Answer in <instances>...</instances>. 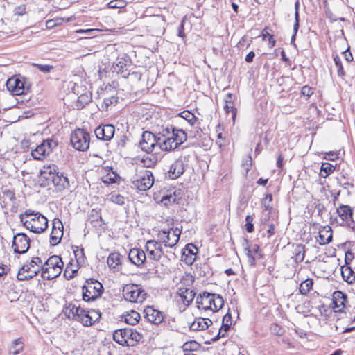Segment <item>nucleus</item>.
<instances>
[{
	"label": "nucleus",
	"instance_id": "obj_58",
	"mask_svg": "<svg viewBox=\"0 0 355 355\" xmlns=\"http://www.w3.org/2000/svg\"><path fill=\"white\" fill-rule=\"evenodd\" d=\"M268 38V42L270 46L272 47L275 44V40L273 39V37L272 35H270L266 30V28H264L263 31V39L266 40V38Z\"/></svg>",
	"mask_w": 355,
	"mask_h": 355
},
{
	"label": "nucleus",
	"instance_id": "obj_16",
	"mask_svg": "<svg viewBox=\"0 0 355 355\" xmlns=\"http://www.w3.org/2000/svg\"><path fill=\"white\" fill-rule=\"evenodd\" d=\"M114 127L111 124L99 125L94 131L96 137L104 141L110 140L114 137Z\"/></svg>",
	"mask_w": 355,
	"mask_h": 355
},
{
	"label": "nucleus",
	"instance_id": "obj_52",
	"mask_svg": "<svg viewBox=\"0 0 355 355\" xmlns=\"http://www.w3.org/2000/svg\"><path fill=\"white\" fill-rule=\"evenodd\" d=\"M74 254L78 263L84 262L85 254L83 248H77L74 250Z\"/></svg>",
	"mask_w": 355,
	"mask_h": 355
},
{
	"label": "nucleus",
	"instance_id": "obj_49",
	"mask_svg": "<svg viewBox=\"0 0 355 355\" xmlns=\"http://www.w3.org/2000/svg\"><path fill=\"white\" fill-rule=\"evenodd\" d=\"M252 222H253V217L250 215H248L245 217V229H246V231L249 233H251L254 231V225H253Z\"/></svg>",
	"mask_w": 355,
	"mask_h": 355
},
{
	"label": "nucleus",
	"instance_id": "obj_61",
	"mask_svg": "<svg viewBox=\"0 0 355 355\" xmlns=\"http://www.w3.org/2000/svg\"><path fill=\"white\" fill-rule=\"evenodd\" d=\"M174 129V128L170 126L166 127L162 129V131L159 133L162 135V138H167L170 137V135H171V131Z\"/></svg>",
	"mask_w": 355,
	"mask_h": 355
},
{
	"label": "nucleus",
	"instance_id": "obj_35",
	"mask_svg": "<svg viewBox=\"0 0 355 355\" xmlns=\"http://www.w3.org/2000/svg\"><path fill=\"white\" fill-rule=\"evenodd\" d=\"M24 348V343L20 339L15 340L9 349V353L12 355L19 354Z\"/></svg>",
	"mask_w": 355,
	"mask_h": 355
},
{
	"label": "nucleus",
	"instance_id": "obj_44",
	"mask_svg": "<svg viewBox=\"0 0 355 355\" xmlns=\"http://www.w3.org/2000/svg\"><path fill=\"white\" fill-rule=\"evenodd\" d=\"M232 325V315L230 313H227L223 318L222 325L224 331L227 332Z\"/></svg>",
	"mask_w": 355,
	"mask_h": 355
},
{
	"label": "nucleus",
	"instance_id": "obj_18",
	"mask_svg": "<svg viewBox=\"0 0 355 355\" xmlns=\"http://www.w3.org/2000/svg\"><path fill=\"white\" fill-rule=\"evenodd\" d=\"M146 257L145 252L139 248H132L128 254V258L131 263L138 267L144 263Z\"/></svg>",
	"mask_w": 355,
	"mask_h": 355
},
{
	"label": "nucleus",
	"instance_id": "obj_17",
	"mask_svg": "<svg viewBox=\"0 0 355 355\" xmlns=\"http://www.w3.org/2000/svg\"><path fill=\"white\" fill-rule=\"evenodd\" d=\"M144 313L146 319L154 324H159L164 320L163 313L151 306H148L146 308L144 311Z\"/></svg>",
	"mask_w": 355,
	"mask_h": 355
},
{
	"label": "nucleus",
	"instance_id": "obj_33",
	"mask_svg": "<svg viewBox=\"0 0 355 355\" xmlns=\"http://www.w3.org/2000/svg\"><path fill=\"white\" fill-rule=\"evenodd\" d=\"M194 282L193 277L191 274H186L182 276L179 284H178V288L183 287L188 290H192L191 286Z\"/></svg>",
	"mask_w": 355,
	"mask_h": 355
},
{
	"label": "nucleus",
	"instance_id": "obj_34",
	"mask_svg": "<svg viewBox=\"0 0 355 355\" xmlns=\"http://www.w3.org/2000/svg\"><path fill=\"white\" fill-rule=\"evenodd\" d=\"M92 101V96L89 94H83L78 96L76 106L78 110L83 109L87 104Z\"/></svg>",
	"mask_w": 355,
	"mask_h": 355
},
{
	"label": "nucleus",
	"instance_id": "obj_7",
	"mask_svg": "<svg viewBox=\"0 0 355 355\" xmlns=\"http://www.w3.org/2000/svg\"><path fill=\"white\" fill-rule=\"evenodd\" d=\"M85 283L83 286V300L94 301L101 295L103 286L101 282L94 279H89L86 280Z\"/></svg>",
	"mask_w": 355,
	"mask_h": 355
},
{
	"label": "nucleus",
	"instance_id": "obj_3",
	"mask_svg": "<svg viewBox=\"0 0 355 355\" xmlns=\"http://www.w3.org/2000/svg\"><path fill=\"white\" fill-rule=\"evenodd\" d=\"M196 303L198 309L214 312L223 307L224 300L219 295L204 292L197 296Z\"/></svg>",
	"mask_w": 355,
	"mask_h": 355
},
{
	"label": "nucleus",
	"instance_id": "obj_1",
	"mask_svg": "<svg viewBox=\"0 0 355 355\" xmlns=\"http://www.w3.org/2000/svg\"><path fill=\"white\" fill-rule=\"evenodd\" d=\"M24 225L34 233H42L48 227L47 218L39 212L28 209L19 216Z\"/></svg>",
	"mask_w": 355,
	"mask_h": 355
},
{
	"label": "nucleus",
	"instance_id": "obj_14",
	"mask_svg": "<svg viewBox=\"0 0 355 355\" xmlns=\"http://www.w3.org/2000/svg\"><path fill=\"white\" fill-rule=\"evenodd\" d=\"M63 236V225L62 221L58 218L53 220L52 230L50 235V243L51 245H58L62 237Z\"/></svg>",
	"mask_w": 355,
	"mask_h": 355
},
{
	"label": "nucleus",
	"instance_id": "obj_30",
	"mask_svg": "<svg viewBox=\"0 0 355 355\" xmlns=\"http://www.w3.org/2000/svg\"><path fill=\"white\" fill-rule=\"evenodd\" d=\"M141 162L143 163L144 166L147 168L153 167L156 165L158 162V157L155 154H148L144 155Z\"/></svg>",
	"mask_w": 355,
	"mask_h": 355
},
{
	"label": "nucleus",
	"instance_id": "obj_39",
	"mask_svg": "<svg viewBox=\"0 0 355 355\" xmlns=\"http://www.w3.org/2000/svg\"><path fill=\"white\" fill-rule=\"evenodd\" d=\"M107 265L111 268H116L120 263V254L119 253H111L107 260Z\"/></svg>",
	"mask_w": 355,
	"mask_h": 355
},
{
	"label": "nucleus",
	"instance_id": "obj_51",
	"mask_svg": "<svg viewBox=\"0 0 355 355\" xmlns=\"http://www.w3.org/2000/svg\"><path fill=\"white\" fill-rule=\"evenodd\" d=\"M272 200V195L267 194L262 202L263 206L264 207L266 210L270 211L272 209V205H271Z\"/></svg>",
	"mask_w": 355,
	"mask_h": 355
},
{
	"label": "nucleus",
	"instance_id": "obj_20",
	"mask_svg": "<svg viewBox=\"0 0 355 355\" xmlns=\"http://www.w3.org/2000/svg\"><path fill=\"white\" fill-rule=\"evenodd\" d=\"M158 239L162 245L164 244L165 247L172 248L178 242V238L175 236H171V231L162 230L158 233Z\"/></svg>",
	"mask_w": 355,
	"mask_h": 355
},
{
	"label": "nucleus",
	"instance_id": "obj_45",
	"mask_svg": "<svg viewBox=\"0 0 355 355\" xmlns=\"http://www.w3.org/2000/svg\"><path fill=\"white\" fill-rule=\"evenodd\" d=\"M109 8H123L126 6L124 0H112L107 3Z\"/></svg>",
	"mask_w": 355,
	"mask_h": 355
},
{
	"label": "nucleus",
	"instance_id": "obj_31",
	"mask_svg": "<svg viewBox=\"0 0 355 355\" xmlns=\"http://www.w3.org/2000/svg\"><path fill=\"white\" fill-rule=\"evenodd\" d=\"M123 318L125 322L130 325H135L139 322L140 315L136 311L132 310L130 312L125 314Z\"/></svg>",
	"mask_w": 355,
	"mask_h": 355
},
{
	"label": "nucleus",
	"instance_id": "obj_21",
	"mask_svg": "<svg viewBox=\"0 0 355 355\" xmlns=\"http://www.w3.org/2000/svg\"><path fill=\"white\" fill-rule=\"evenodd\" d=\"M185 167L182 159H178L174 162L170 166L168 171V176L171 180L179 178L184 172Z\"/></svg>",
	"mask_w": 355,
	"mask_h": 355
},
{
	"label": "nucleus",
	"instance_id": "obj_48",
	"mask_svg": "<svg viewBox=\"0 0 355 355\" xmlns=\"http://www.w3.org/2000/svg\"><path fill=\"white\" fill-rule=\"evenodd\" d=\"M162 202L165 205H168V204H171V203H175V202H178L177 200H176V198L175 196H173V195L171 194V193H168V194H166V195H164L162 198Z\"/></svg>",
	"mask_w": 355,
	"mask_h": 355
},
{
	"label": "nucleus",
	"instance_id": "obj_42",
	"mask_svg": "<svg viewBox=\"0 0 355 355\" xmlns=\"http://www.w3.org/2000/svg\"><path fill=\"white\" fill-rule=\"evenodd\" d=\"M32 66L37 68L38 70H40L41 72L44 73H49L54 69V67L53 65L49 64L32 63Z\"/></svg>",
	"mask_w": 355,
	"mask_h": 355
},
{
	"label": "nucleus",
	"instance_id": "obj_55",
	"mask_svg": "<svg viewBox=\"0 0 355 355\" xmlns=\"http://www.w3.org/2000/svg\"><path fill=\"white\" fill-rule=\"evenodd\" d=\"M111 200L118 205H123L125 202V198L123 196L119 195V194H112L111 196Z\"/></svg>",
	"mask_w": 355,
	"mask_h": 355
},
{
	"label": "nucleus",
	"instance_id": "obj_9",
	"mask_svg": "<svg viewBox=\"0 0 355 355\" xmlns=\"http://www.w3.org/2000/svg\"><path fill=\"white\" fill-rule=\"evenodd\" d=\"M71 144L79 151L87 150L89 146V134L83 129L75 130L71 135Z\"/></svg>",
	"mask_w": 355,
	"mask_h": 355
},
{
	"label": "nucleus",
	"instance_id": "obj_26",
	"mask_svg": "<svg viewBox=\"0 0 355 355\" xmlns=\"http://www.w3.org/2000/svg\"><path fill=\"white\" fill-rule=\"evenodd\" d=\"M82 311L83 309L79 306H76L73 304H69L65 308L64 314L68 318L78 321Z\"/></svg>",
	"mask_w": 355,
	"mask_h": 355
},
{
	"label": "nucleus",
	"instance_id": "obj_38",
	"mask_svg": "<svg viewBox=\"0 0 355 355\" xmlns=\"http://www.w3.org/2000/svg\"><path fill=\"white\" fill-rule=\"evenodd\" d=\"M179 116L185 119L191 125H193L198 120L197 117L189 110L180 112Z\"/></svg>",
	"mask_w": 355,
	"mask_h": 355
},
{
	"label": "nucleus",
	"instance_id": "obj_28",
	"mask_svg": "<svg viewBox=\"0 0 355 355\" xmlns=\"http://www.w3.org/2000/svg\"><path fill=\"white\" fill-rule=\"evenodd\" d=\"M337 213L343 220H352V210L348 205H340L337 209Z\"/></svg>",
	"mask_w": 355,
	"mask_h": 355
},
{
	"label": "nucleus",
	"instance_id": "obj_11",
	"mask_svg": "<svg viewBox=\"0 0 355 355\" xmlns=\"http://www.w3.org/2000/svg\"><path fill=\"white\" fill-rule=\"evenodd\" d=\"M154 178L153 173L149 171H145L144 173L138 176L132 181V187L139 191H147L153 186Z\"/></svg>",
	"mask_w": 355,
	"mask_h": 355
},
{
	"label": "nucleus",
	"instance_id": "obj_46",
	"mask_svg": "<svg viewBox=\"0 0 355 355\" xmlns=\"http://www.w3.org/2000/svg\"><path fill=\"white\" fill-rule=\"evenodd\" d=\"M299 6L300 2L299 1H296L295 3V23H294V29L295 32H297L299 28Z\"/></svg>",
	"mask_w": 355,
	"mask_h": 355
},
{
	"label": "nucleus",
	"instance_id": "obj_47",
	"mask_svg": "<svg viewBox=\"0 0 355 355\" xmlns=\"http://www.w3.org/2000/svg\"><path fill=\"white\" fill-rule=\"evenodd\" d=\"M118 101V97L112 96L109 98H106L104 99L102 107H105L106 110L109 107V106L116 104Z\"/></svg>",
	"mask_w": 355,
	"mask_h": 355
},
{
	"label": "nucleus",
	"instance_id": "obj_13",
	"mask_svg": "<svg viewBox=\"0 0 355 355\" xmlns=\"http://www.w3.org/2000/svg\"><path fill=\"white\" fill-rule=\"evenodd\" d=\"M146 250L148 253V258L158 261L164 254L162 244L155 240H149L145 245Z\"/></svg>",
	"mask_w": 355,
	"mask_h": 355
},
{
	"label": "nucleus",
	"instance_id": "obj_64",
	"mask_svg": "<svg viewBox=\"0 0 355 355\" xmlns=\"http://www.w3.org/2000/svg\"><path fill=\"white\" fill-rule=\"evenodd\" d=\"M125 67V64L123 62L119 61L116 67H114V70L119 73H123V68Z\"/></svg>",
	"mask_w": 355,
	"mask_h": 355
},
{
	"label": "nucleus",
	"instance_id": "obj_59",
	"mask_svg": "<svg viewBox=\"0 0 355 355\" xmlns=\"http://www.w3.org/2000/svg\"><path fill=\"white\" fill-rule=\"evenodd\" d=\"M297 252L295 253V260L302 261L304 258V251L302 246H297L296 249Z\"/></svg>",
	"mask_w": 355,
	"mask_h": 355
},
{
	"label": "nucleus",
	"instance_id": "obj_60",
	"mask_svg": "<svg viewBox=\"0 0 355 355\" xmlns=\"http://www.w3.org/2000/svg\"><path fill=\"white\" fill-rule=\"evenodd\" d=\"M313 93V89L307 85H305L304 87H302V90H301V94L309 98L310 97Z\"/></svg>",
	"mask_w": 355,
	"mask_h": 355
},
{
	"label": "nucleus",
	"instance_id": "obj_27",
	"mask_svg": "<svg viewBox=\"0 0 355 355\" xmlns=\"http://www.w3.org/2000/svg\"><path fill=\"white\" fill-rule=\"evenodd\" d=\"M169 138H171V140H174V144L179 146L187 140V134L182 130L174 128L171 131V135H170Z\"/></svg>",
	"mask_w": 355,
	"mask_h": 355
},
{
	"label": "nucleus",
	"instance_id": "obj_62",
	"mask_svg": "<svg viewBox=\"0 0 355 355\" xmlns=\"http://www.w3.org/2000/svg\"><path fill=\"white\" fill-rule=\"evenodd\" d=\"M227 332L224 331L223 327H220L219 329H218V331L216 334L211 338L213 341H216L220 338L225 337Z\"/></svg>",
	"mask_w": 355,
	"mask_h": 355
},
{
	"label": "nucleus",
	"instance_id": "obj_43",
	"mask_svg": "<svg viewBox=\"0 0 355 355\" xmlns=\"http://www.w3.org/2000/svg\"><path fill=\"white\" fill-rule=\"evenodd\" d=\"M194 250L197 251V248L193 244H187L183 251L184 255L187 256L188 254H191V263L195 259V257H192L195 256L196 253Z\"/></svg>",
	"mask_w": 355,
	"mask_h": 355
},
{
	"label": "nucleus",
	"instance_id": "obj_56",
	"mask_svg": "<svg viewBox=\"0 0 355 355\" xmlns=\"http://www.w3.org/2000/svg\"><path fill=\"white\" fill-rule=\"evenodd\" d=\"M90 315H91V318L93 322V324H94L96 322H98L101 318L100 311H96L94 309L90 310Z\"/></svg>",
	"mask_w": 355,
	"mask_h": 355
},
{
	"label": "nucleus",
	"instance_id": "obj_5",
	"mask_svg": "<svg viewBox=\"0 0 355 355\" xmlns=\"http://www.w3.org/2000/svg\"><path fill=\"white\" fill-rule=\"evenodd\" d=\"M62 267L61 258L56 255L51 256L42 266V278L53 279L57 277L61 273Z\"/></svg>",
	"mask_w": 355,
	"mask_h": 355
},
{
	"label": "nucleus",
	"instance_id": "obj_24",
	"mask_svg": "<svg viewBox=\"0 0 355 355\" xmlns=\"http://www.w3.org/2000/svg\"><path fill=\"white\" fill-rule=\"evenodd\" d=\"M178 147L176 144H174V140H171V138L167 137L162 139L160 137L157 138V150H161L162 151L168 152L175 150Z\"/></svg>",
	"mask_w": 355,
	"mask_h": 355
},
{
	"label": "nucleus",
	"instance_id": "obj_23",
	"mask_svg": "<svg viewBox=\"0 0 355 355\" xmlns=\"http://www.w3.org/2000/svg\"><path fill=\"white\" fill-rule=\"evenodd\" d=\"M212 322L209 318H197L190 324L189 329L191 331H202L207 329Z\"/></svg>",
	"mask_w": 355,
	"mask_h": 355
},
{
	"label": "nucleus",
	"instance_id": "obj_22",
	"mask_svg": "<svg viewBox=\"0 0 355 355\" xmlns=\"http://www.w3.org/2000/svg\"><path fill=\"white\" fill-rule=\"evenodd\" d=\"M177 295L182 303L187 306L193 300L196 293L193 290H188L186 288L180 287L178 289Z\"/></svg>",
	"mask_w": 355,
	"mask_h": 355
},
{
	"label": "nucleus",
	"instance_id": "obj_41",
	"mask_svg": "<svg viewBox=\"0 0 355 355\" xmlns=\"http://www.w3.org/2000/svg\"><path fill=\"white\" fill-rule=\"evenodd\" d=\"M335 65L337 68V73L340 77L343 78L345 76V72L344 71L343 67L342 65L341 60L339 56L336 55L334 58Z\"/></svg>",
	"mask_w": 355,
	"mask_h": 355
},
{
	"label": "nucleus",
	"instance_id": "obj_57",
	"mask_svg": "<svg viewBox=\"0 0 355 355\" xmlns=\"http://www.w3.org/2000/svg\"><path fill=\"white\" fill-rule=\"evenodd\" d=\"M29 264L32 266V268H35L36 267H38L39 271L40 270V269L42 270V266H43L42 261L40 257L33 258Z\"/></svg>",
	"mask_w": 355,
	"mask_h": 355
},
{
	"label": "nucleus",
	"instance_id": "obj_6",
	"mask_svg": "<svg viewBox=\"0 0 355 355\" xmlns=\"http://www.w3.org/2000/svg\"><path fill=\"white\" fill-rule=\"evenodd\" d=\"M122 292L125 300L132 303L141 304L147 296L146 291L138 284H126L123 286Z\"/></svg>",
	"mask_w": 355,
	"mask_h": 355
},
{
	"label": "nucleus",
	"instance_id": "obj_15",
	"mask_svg": "<svg viewBox=\"0 0 355 355\" xmlns=\"http://www.w3.org/2000/svg\"><path fill=\"white\" fill-rule=\"evenodd\" d=\"M6 87L12 95H21L26 92L24 83L18 78H11L6 82Z\"/></svg>",
	"mask_w": 355,
	"mask_h": 355
},
{
	"label": "nucleus",
	"instance_id": "obj_40",
	"mask_svg": "<svg viewBox=\"0 0 355 355\" xmlns=\"http://www.w3.org/2000/svg\"><path fill=\"white\" fill-rule=\"evenodd\" d=\"M335 170V166L329 163H323L321 166L320 176L322 178H327L329 175L332 173Z\"/></svg>",
	"mask_w": 355,
	"mask_h": 355
},
{
	"label": "nucleus",
	"instance_id": "obj_50",
	"mask_svg": "<svg viewBox=\"0 0 355 355\" xmlns=\"http://www.w3.org/2000/svg\"><path fill=\"white\" fill-rule=\"evenodd\" d=\"M13 12L15 15L23 16L26 14V6L25 4H20L14 8Z\"/></svg>",
	"mask_w": 355,
	"mask_h": 355
},
{
	"label": "nucleus",
	"instance_id": "obj_54",
	"mask_svg": "<svg viewBox=\"0 0 355 355\" xmlns=\"http://www.w3.org/2000/svg\"><path fill=\"white\" fill-rule=\"evenodd\" d=\"M224 109L227 113L230 112L232 114V119L234 121L236 116V109L232 104H226Z\"/></svg>",
	"mask_w": 355,
	"mask_h": 355
},
{
	"label": "nucleus",
	"instance_id": "obj_19",
	"mask_svg": "<svg viewBox=\"0 0 355 355\" xmlns=\"http://www.w3.org/2000/svg\"><path fill=\"white\" fill-rule=\"evenodd\" d=\"M39 272V268H32L30 264L23 266L19 270L17 278L19 281H24L34 277Z\"/></svg>",
	"mask_w": 355,
	"mask_h": 355
},
{
	"label": "nucleus",
	"instance_id": "obj_36",
	"mask_svg": "<svg viewBox=\"0 0 355 355\" xmlns=\"http://www.w3.org/2000/svg\"><path fill=\"white\" fill-rule=\"evenodd\" d=\"M78 321L86 327L94 324L90 315V310L86 311L83 309Z\"/></svg>",
	"mask_w": 355,
	"mask_h": 355
},
{
	"label": "nucleus",
	"instance_id": "obj_10",
	"mask_svg": "<svg viewBox=\"0 0 355 355\" xmlns=\"http://www.w3.org/2000/svg\"><path fill=\"white\" fill-rule=\"evenodd\" d=\"M157 137L149 131H145L142 134L141 139L139 141V148L146 153L149 154L155 151V154L159 153L157 151Z\"/></svg>",
	"mask_w": 355,
	"mask_h": 355
},
{
	"label": "nucleus",
	"instance_id": "obj_29",
	"mask_svg": "<svg viewBox=\"0 0 355 355\" xmlns=\"http://www.w3.org/2000/svg\"><path fill=\"white\" fill-rule=\"evenodd\" d=\"M105 171L107 173L105 175L102 176V182L105 184L115 183L119 178V175L114 171H113L112 168H105Z\"/></svg>",
	"mask_w": 355,
	"mask_h": 355
},
{
	"label": "nucleus",
	"instance_id": "obj_63",
	"mask_svg": "<svg viewBox=\"0 0 355 355\" xmlns=\"http://www.w3.org/2000/svg\"><path fill=\"white\" fill-rule=\"evenodd\" d=\"M354 258V253L348 250L345 253V261L346 265H349Z\"/></svg>",
	"mask_w": 355,
	"mask_h": 355
},
{
	"label": "nucleus",
	"instance_id": "obj_32",
	"mask_svg": "<svg viewBox=\"0 0 355 355\" xmlns=\"http://www.w3.org/2000/svg\"><path fill=\"white\" fill-rule=\"evenodd\" d=\"M341 274L343 279L348 283H352L355 281V272L349 266H343Z\"/></svg>",
	"mask_w": 355,
	"mask_h": 355
},
{
	"label": "nucleus",
	"instance_id": "obj_8",
	"mask_svg": "<svg viewBox=\"0 0 355 355\" xmlns=\"http://www.w3.org/2000/svg\"><path fill=\"white\" fill-rule=\"evenodd\" d=\"M58 146V142L52 139H47L38 145L31 151V155L33 159L42 160L44 157L49 155Z\"/></svg>",
	"mask_w": 355,
	"mask_h": 355
},
{
	"label": "nucleus",
	"instance_id": "obj_25",
	"mask_svg": "<svg viewBox=\"0 0 355 355\" xmlns=\"http://www.w3.org/2000/svg\"><path fill=\"white\" fill-rule=\"evenodd\" d=\"M332 230L329 225L324 226L319 232V243L325 245L329 243L332 241Z\"/></svg>",
	"mask_w": 355,
	"mask_h": 355
},
{
	"label": "nucleus",
	"instance_id": "obj_12",
	"mask_svg": "<svg viewBox=\"0 0 355 355\" xmlns=\"http://www.w3.org/2000/svg\"><path fill=\"white\" fill-rule=\"evenodd\" d=\"M12 248L15 253L24 254L30 248V239L24 233H18L13 236Z\"/></svg>",
	"mask_w": 355,
	"mask_h": 355
},
{
	"label": "nucleus",
	"instance_id": "obj_4",
	"mask_svg": "<svg viewBox=\"0 0 355 355\" xmlns=\"http://www.w3.org/2000/svg\"><path fill=\"white\" fill-rule=\"evenodd\" d=\"M141 338V334L132 328L120 329L113 334L114 340L123 346H134Z\"/></svg>",
	"mask_w": 355,
	"mask_h": 355
},
{
	"label": "nucleus",
	"instance_id": "obj_2",
	"mask_svg": "<svg viewBox=\"0 0 355 355\" xmlns=\"http://www.w3.org/2000/svg\"><path fill=\"white\" fill-rule=\"evenodd\" d=\"M39 179L44 186H47L52 183L55 186L64 187V183L67 182V178L59 175L58 167L53 164L45 165L42 167L40 171Z\"/></svg>",
	"mask_w": 355,
	"mask_h": 355
},
{
	"label": "nucleus",
	"instance_id": "obj_53",
	"mask_svg": "<svg viewBox=\"0 0 355 355\" xmlns=\"http://www.w3.org/2000/svg\"><path fill=\"white\" fill-rule=\"evenodd\" d=\"M270 331L273 334L281 336L284 333L283 328L277 324H272L270 326Z\"/></svg>",
	"mask_w": 355,
	"mask_h": 355
},
{
	"label": "nucleus",
	"instance_id": "obj_37",
	"mask_svg": "<svg viewBox=\"0 0 355 355\" xmlns=\"http://www.w3.org/2000/svg\"><path fill=\"white\" fill-rule=\"evenodd\" d=\"M313 281L312 279H306L300 285V292L302 295H306L312 288Z\"/></svg>",
	"mask_w": 355,
	"mask_h": 355
}]
</instances>
